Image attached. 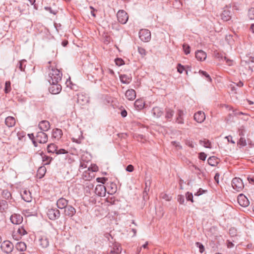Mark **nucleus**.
<instances>
[{"label":"nucleus","mask_w":254,"mask_h":254,"mask_svg":"<svg viewBox=\"0 0 254 254\" xmlns=\"http://www.w3.org/2000/svg\"><path fill=\"white\" fill-rule=\"evenodd\" d=\"M58 147L54 143L50 144L47 147V150L49 153H56Z\"/></svg>","instance_id":"nucleus-30"},{"label":"nucleus","mask_w":254,"mask_h":254,"mask_svg":"<svg viewBox=\"0 0 254 254\" xmlns=\"http://www.w3.org/2000/svg\"><path fill=\"white\" fill-rule=\"evenodd\" d=\"M115 62L116 65H117L118 66H121L124 64V61L122 59H120V58H117V59H115Z\"/></svg>","instance_id":"nucleus-46"},{"label":"nucleus","mask_w":254,"mask_h":254,"mask_svg":"<svg viewBox=\"0 0 254 254\" xmlns=\"http://www.w3.org/2000/svg\"><path fill=\"white\" fill-rule=\"evenodd\" d=\"M55 153L58 155L64 154L67 153V151L64 149H60L59 150L57 149Z\"/></svg>","instance_id":"nucleus-49"},{"label":"nucleus","mask_w":254,"mask_h":254,"mask_svg":"<svg viewBox=\"0 0 254 254\" xmlns=\"http://www.w3.org/2000/svg\"><path fill=\"white\" fill-rule=\"evenodd\" d=\"M17 232L20 235V236L27 234L26 231L23 227H19L17 229Z\"/></svg>","instance_id":"nucleus-39"},{"label":"nucleus","mask_w":254,"mask_h":254,"mask_svg":"<svg viewBox=\"0 0 254 254\" xmlns=\"http://www.w3.org/2000/svg\"><path fill=\"white\" fill-rule=\"evenodd\" d=\"M15 119L13 117H7L5 120V124L8 127H14L15 125Z\"/></svg>","instance_id":"nucleus-19"},{"label":"nucleus","mask_w":254,"mask_h":254,"mask_svg":"<svg viewBox=\"0 0 254 254\" xmlns=\"http://www.w3.org/2000/svg\"><path fill=\"white\" fill-rule=\"evenodd\" d=\"M178 201L180 202V204H184L185 202L184 196L182 195H179L178 196Z\"/></svg>","instance_id":"nucleus-52"},{"label":"nucleus","mask_w":254,"mask_h":254,"mask_svg":"<svg viewBox=\"0 0 254 254\" xmlns=\"http://www.w3.org/2000/svg\"><path fill=\"white\" fill-rule=\"evenodd\" d=\"M163 113L162 109L158 107H155L152 109V113L156 118L161 117Z\"/></svg>","instance_id":"nucleus-24"},{"label":"nucleus","mask_w":254,"mask_h":254,"mask_svg":"<svg viewBox=\"0 0 254 254\" xmlns=\"http://www.w3.org/2000/svg\"><path fill=\"white\" fill-rule=\"evenodd\" d=\"M199 73H201L202 75L204 76L208 81L210 82L211 81V78L210 76L206 71L200 70H199Z\"/></svg>","instance_id":"nucleus-42"},{"label":"nucleus","mask_w":254,"mask_h":254,"mask_svg":"<svg viewBox=\"0 0 254 254\" xmlns=\"http://www.w3.org/2000/svg\"><path fill=\"white\" fill-rule=\"evenodd\" d=\"M160 196L162 198L167 200V201H170L172 197L169 196V195L162 193L160 195Z\"/></svg>","instance_id":"nucleus-45"},{"label":"nucleus","mask_w":254,"mask_h":254,"mask_svg":"<svg viewBox=\"0 0 254 254\" xmlns=\"http://www.w3.org/2000/svg\"><path fill=\"white\" fill-rule=\"evenodd\" d=\"M15 248L18 251L23 252L26 250V245L25 243L20 242L16 244Z\"/></svg>","instance_id":"nucleus-28"},{"label":"nucleus","mask_w":254,"mask_h":254,"mask_svg":"<svg viewBox=\"0 0 254 254\" xmlns=\"http://www.w3.org/2000/svg\"><path fill=\"white\" fill-rule=\"evenodd\" d=\"M50 127V123L47 121H42L39 124V128L43 132L48 130Z\"/></svg>","instance_id":"nucleus-14"},{"label":"nucleus","mask_w":254,"mask_h":254,"mask_svg":"<svg viewBox=\"0 0 254 254\" xmlns=\"http://www.w3.org/2000/svg\"><path fill=\"white\" fill-rule=\"evenodd\" d=\"M117 16L119 22L122 24L126 23L128 18L127 13L123 10H119Z\"/></svg>","instance_id":"nucleus-7"},{"label":"nucleus","mask_w":254,"mask_h":254,"mask_svg":"<svg viewBox=\"0 0 254 254\" xmlns=\"http://www.w3.org/2000/svg\"><path fill=\"white\" fill-rule=\"evenodd\" d=\"M87 170L91 172H96L98 170V167L95 164L91 165L90 167L88 168Z\"/></svg>","instance_id":"nucleus-40"},{"label":"nucleus","mask_w":254,"mask_h":254,"mask_svg":"<svg viewBox=\"0 0 254 254\" xmlns=\"http://www.w3.org/2000/svg\"><path fill=\"white\" fill-rule=\"evenodd\" d=\"M50 86L49 87V92L53 94H57L62 90V86L59 82L49 83Z\"/></svg>","instance_id":"nucleus-4"},{"label":"nucleus","mask_w":254,"mask_h":254,"mask_svg":"<svg viewBox=\"0 0 254 254\" xmlns=\"http://www.w3.org/2000/svg\"><path fill=\"white\" fill-rule=\"evenodd\" d=\"M120 77L121 82L124 84H128L131 80V78L130 77L125 74L121 75Z\"/></svg>","instance_id":"nucleus-29"},{"label":"nucleus","mask_w":254,"mask_h":254,"mask_svg":"<svg viewBox=\"0 0 254 254\" xmlns=\"http://www.w3.org/2000/svg\"><path fill=\"white\" fill-rule=\"evenodd\" d=\"M207 162L212 166H214L217 163V159L214 156L210 157L208 159Z\"/></svg>","instance_id":"nucleus-31"},{"label":"nucleus","mask_w":254,"mask_h":254,"mask_svg":"<svg viewBox=\"0 0 254 254\" xmlns=\"http://www.w3.org/2000/svg\"><path fill=\"white\" fill-rule=\"evenodd\" d=\"M195 244H196V246L199 248V252L201 253H202L203 252V251H204V246H203V245L199 242H196L195 243Z\"/></svg>","instance_id":"nucleus-48"},{"label":"nucleus","mask_w":254,"mask_h":254,"mask_svg":"<svg viewBox=\"0 0 254 254\" xmlns=\"http://www.w3.org/2000/svg\"><path fill=\"white\" fill-rule=\"evenodd\" d=\"M21 196L22 199L26 202H30L32 197L29 190H24L21 191Z\"/></svg>","instance_id":"nucleus-13"},{"label":"nucleus","mask_w":254,"mask_h":254,"mask_svg":"<svg viewBox=\"0 0 254 254\" xmlns=\"http://www.w3.org/2000/svg\"><path fill=\"white\" fill-rule=\"evenodd\" d=\"M238 132H239V135L241 137H244L245 136V134L246 133V130L243 127H242L239 129Z\"/></svg>","instance_id":"nucleus-47"},{"label":"nucleus","mask_w":254,"mask_h":254,"mask_svg":"<svg viewBox=\"0 0 254 254\" xmlns=\"http://www.w3.org/2000/svg\"><path fill=\"white\" fill-rule=\"evenodd\" d=\"M62 77V73L60 70L52 67L49 69L48 73V80L49 83L59 82L61 80Z\"/></svg>","instance_id":"nucleus-1"},{"label":"nucleus","mask_w":254,"mask_h":254,"mask_svg":"<svg viewBox=\"0 0 254 254\" xmlns=\"http://www.w3.org/2000/svg\"><path fill=\"white\" fill-rule=\"evenodd\" d=\"M138 51L140 54L141 55H145V50L144 49L141 48V47H138Z\"/></svg>","instance_id":"nucleus-58"},{"label":"nucleus","mask_w":254,"mask_h":254,"mask_svg":"<svg viewBox=\"0 0 254 254\" xmlns=\"http://www.w3.org/2000/svg\"><path fill=\"white\" fill-rule=\"evenodd\" d=\"M237 200L239 204L243 207H247L249 205V199L242 193L238 195Z\"/></svg>","instance_id":"nucleus-9"},{"label":"nucleus","mask_w":254,"mask_h":254,"mask_svg":"<svg viewBox=\"0 0 254 254\" xmlns=\"http://www.w3.org/2000/svg\"><path fill=\"white\" fill-rule=\"evenodd\" d=\"M252 176V177H251L250 176L248 177V180L250 183L254 185V176Z\"/></svg>","instance_id":"nucleus-62"},{"label":"nucleus","mask_w":254,"mask_h":254,"mask_svg":"<svg viewBox=\"0 0 254 254\" xmlns=\"http://www.w3.org/2000/svg\"><path fill=\"white\" fill-rule=\"evenodd\" d=\"M205 190H202L201 189H199V190L195 193H194L195 196H199L201 195L203 193H204Z\"/></svg>","instance_id":"nucleus-57"},{"label":"nucleus","mask_w":254,"mask_h":254,"mask_svg":"<svg viewBox=\"0 0 254 254\" xmlns=\"http://www.w3.org/2000/svg\"><path fill=\"white\" fill-rule=\"evenodd\" d=\"M230 12L228 10H224L221 14L222 19L225 21H227L231 18Z\"/></svg>","instance_id":"nucleus-27"},{"label":"nucleus","mask_w":254,"mask_h":254,"mask_svg":"<svg viewBox=\"0 0 254 254\" xmlns=\"http://www.w3.org/2000/svg\"><path fill=\"white\" fill-rule=\"evenodd\" d=\"M193 117L194 120L198 123H202L205 119V114L202 111H198L194 114Z\"/></svg>","instance_id":"nucleus-12"},{"label":"nucleus","mask_w":254,"mask_h":254,"mask_svg":"<svg viewBox=\"0 0 254 254\" xmlns=\"http://www.w3.org/2000/svg\"><path fill=\"white\" fill-rule=\"evenodd\" d=\"M232 186L237 191H240L244 187L242 180L238 177H236L232 180Z\"/></svg>","instance_id":"nucleus-2"},{"label":"nucleus","mask_w":254,"mask_h":254,"mask_svg":"<svg viewBox=\"0 0 254 254\" xmlns=\"http://www.w3.org/2000/svg\"><path fill=\"white\" fill-rule=\"evenodd\" d=\"M228 142H230L233 144H235V142L232 139V136L231 135H228L225 137Z\"/></svg>","instance_id":"nucleus-60"},{"label":"nucleus","mask_w":254,"mask_h":254,"mask_svg":"<svg viewBox=\"0 0 254 254\" xmlns=\"http://www.w3.org/2000/svg\"><path fill=\"white\" fill-rule=\"evenodd\" d=\"M63 132L61 129L55 128L53 129L52 136L57 140H59L61 138Z\"/></svg>","instance_id":"nucleus-20"},{"label":"nucleus","mask_w":254,"mask_h":254,"mask_svg":"<svg viewBox=\"0 0 254 254\" xmlns=\"http://www.w3.org/2000/svg\"><path fill=\"white\" fill-rule=\"evenodd\" d=\"M106 192V187L102 185H98L95 189V193L100 196L105 195Z\"/></svg>","instance_id":"nucleus-10"},{"label":"nucleus","mask_w":254,"mask_h":254,"mask_svg":"<svg viewBox=\"0 0 254 254\" xmlns=\"http://www.w3.org/2000/svg\"><path fill=\"white\" fill-rule=\"evenodd\" d=\"M122 248L119 243H115L113 246V250L111 251V254H119L121 253Z\"/></svg>","instance_id":"nucleus-21"},{"label":"nucleus","mask_w":254,"mask_h":254,"mask_svg":"<svg viewBox=\"0 0 254 254\" xmlns=\"http://www.w3.org/2000/svg\"><path fill=\"white\" fill-rule=\"evenodd\" d=\"M176 122L178 124H184V119H183L182 117L177 116Z\"/></svg>","instance_id":"nucleus-54"},{"label":"nucleus","mask_w":254,"mask_h":254,"mask_svg":"<svg viewBox=\"0 0 254 254\" xmlns=\"http://www.w3.org/2000/svg\"><path fill=\"white\" fill-rule=\"evenodd\" d=\"M206 158V155L204 152H201L199 154V158L201 160H205Z\"/></svg>","instance_id":"nucleus-55"},{"label":"nucleus","mask_w":254,"mask_h":254,"mask_svg":"<svg viewBox=\"0 0 254 254\" xmlns=\"http://www.w3.org/2000/svg\"><path fill=\"white\" fill-rule=\"evenodd\" d=\"M184 69H185V68H184V66L183 65H182L180 64H178L177 70H178V71L179 73H182Z\"/></svg>","instance_id":"nucleus-50"},{"label":"nucleus","mask_w":254,"mask_h":254,"mask_svg":"<svg viewBox=\"0 0 254 254\" xmlns=\"http://www.w3.org/2000/svg\"><path fill=\"white\" fill-rule=\"evenodd\" d=\"M47 215L50 219L54 220L60 216V212L56 208L49 209L47 212Z\"/></svg>","instance_id":"nucleus-5"},{"label":"nucleus","mask_w":254,"mask_h":254,"mask_svg":"<svg viewBox=\"0 0 254 254\" xmlns=\"http://www.w3.org/2000/svg\"><path fill=\"white\" fill-rule=\"evenodd\" d=\"M200 143L206 148H211V142L208 140H200Z\"/></svg>","instance_id":"nucleus-33"},{"label":"nucleus","mask_w":254,"mask_h":254,"mask_svg":"<svg viewBox=\"0 0 254 254\" xmlns=\"http://www.w3.org/2000/svg\"><path fill=\"white\" fill-rule=\"evenodd\" d=\"M133 169H134V167H133V166L132 165H128V166L127 167V168H126V171H127V172H132V171H133Z\"/></svg>","instance_id":"nucleus-59"},{"label":"nucleus","mask_w":254,"mask_h":254,"mask_svg":"<svg viewBox=\"0 0 254 254\" xmlns=\"http://www.w3.org/2000/svg\"><path fill=\"white\" fill-rule=\"evenodd\" d=\"M68 201L62 197L59 199L57 202V207L60 209L65 208L67 206Z\"/></svg>","instance_id":"nucleus-16"},{"label":"nucleus","mask_w":254,"mask_h":254,"mask_svg":"<svg viewBox=\"0 0 254 254\" xmlns=\"http://www.w3.org/2000/svg\"><path fill=\"white\" fill-rule=\"evenodd\" d=\"M206 53L202 50H198L195 52V57L198 61H204L206 59Z\"/></svg>","instance_id":"nucleus-17"},{"label":"nucleus","mask_w":254,"mask_h":254,"mask_svg":"<svg viewBox=\"0 0 254 254\" xmlns=\"http://www.w3.org/2000/svg\"><path fill=\"white\" fill-rule=\"evenodd\" d=\"M238 145L241 146H245L247 145L246 140L245 137H241L239 141L238 142Z\"/></svg>","instance_id":"nucleus-38"},{"label":"nucleus","mask_w":254,"mask_h":254,"mask_svg":"<svg viewBox=\"0 0 254 254\" xmlns=\"http://www.w3.org/2000/svg\"><path fill=\"white\" fill-rule=\"evenodd\" d=\"M139 37L143 42H148L151 39V33L147 29H141L139 32Z\"/></svg>","instance_id":"nucleus-3"},{"label":"nucleus","mask_w":254,"mask_h":254,"mask_svg":"<svg viewBox=\"0 0 254 254\" xmlns=\"http://www.w3.org/2000/svg\"><path fill=\"white\" fill-rule=\"evenodd\" d=\"M44 161H47V163H50V162L52 161V158L49 156H45L43 157Z\"/></svg>","instance_id":"nucleus-61"},{"label":"nucleus","mask_w":254,"mask_h":254,"mask_svg":"<svg viewBox=\"0 0 254 254\" xmlns=\"http://www.w3.org/2000/svg\"><path fill=\"white\" fill-rule=\"evenodd\" d=\"M8 208V204L6 200H0V212H5Z\"/></svg>","instance_id":"nucleus-26"},{"label":"nucleus","mask_w":254,"mask_h":254,"mask_svg":"<svg viewBox=\"0 0 254 254\" xmlns=\"http://www.w3.org/2000/svg\"><path fill=\"white\" fill-rule=\"evenodd\" d=\"M10 221L14 224H19L23 221V217L20 214H14L11 216Z\"/></svg>","instance_id":"nucleus-11"},{"label":"nucleus","mask_w":254,"mask_h":254,"mask_svg":"<svg viewBox=\"0 0 254 254\" xmlns=\"http://www.w3.org/2000/svg\"><path fill=\"white\" fill-rule=\"evenodd\" d=\"M10 82L7 81L5 83L4 92L5 93H9L11 90Z\"/></svg>","instance_id":"nucleus-34"},{"label":"nucleus","mask_w":254,"mask_h":254,"mask_svg":"<svg viewBox=\"0 0 254 254\" xmlns=\"http://www.w3.org/2000/svg\"><path fill=\"white\" fill-rule=\"evenodd\" d=\"M64 209V213L65 215L69 217L73 216L76 213L75 209L72 206H67Z\"/></svg>","instance_id":"nucleus-15"},{"label":"nucleus","mask_w":254,"mask_h":254,"mask_svg":"<svg viewBox=\"0 0 254 254\" xmlns=\"http://www.w3.org/2000/svg\"><path fill=\"white\" fill-rule=\"evenodd\" d=\"M151 185L150 178L149 177H146L145 178V186L150 187Z\"/></svg>","instance_id":"nucleus-53"},{"label":"nucleus","mask_w":254,"mask_h":254,"mask_svg":"<svg viewBox=\"0 0 254 254\" xmlns=\"http://www.w3.org/2000/svg\"><path fill=\"white\" fill-rule=\"evenodd\" d=\"M134 105L137 110H140L143 108L145 104L142 100L137 99L135 101Z\"/></svg>","instance_id":"nucleus-23"},{"label":"nucleus","mask_w":254,"mask_h":254,"mask_svg":"<svg viewBox=\"0 0 254 254\" xmlns=\"http://www.w3.org/2000/svg\"><path fill=\"white\" fill-rule=\"evenodd\" d=\"M26 61L25 60H22L20 61L18 63L17 67L19 68V69L21 71H24V68L25 67V65L23 66V65L24 63H25Z\"/></svg>","instance_id":"nucleus-36"},{"label":"nucleus","mask_w":254,"mask_h":254,"mask_svg":"<svg viewBox=\"0 0 254 254\" xmlns=\"http://www.w3.org/2000/svg\"><path fill=\"white\" fill-rule=\"evenodd\" d=\"M46 168L44 166L40 167L38 170V175H45Z\"/></svg>","instance_id":"nucleus-41"},{"label":"nucleus","mask_w":254,"mask_h":254,"mask_svg":"<svg viewBox=\"0 0 254 254\" xmlns=\"http://www.w3.org/2000/svg\"><path fill=\"white\" fill-rule=\"evenodd\" d=\"M125 96L128 100H133L136 97V92L133 89H128L126 91Z\"/></svg>","instance_id":"nucleus-18"},{"label":"nucleus","mask_w":254,"mask_h":254,"mask_svg":"<svg viewBox=\"0 0 254 254\" xmlns=\"http://www.w3.org/2000/svg\"><path fill=\"white\" fill-rule=\"evenodd\" d=\"M183 48L185 54L188 55L190 53V47L188 44L184 43L183 45Z\"/></svg>","instance_id":"nucleus-35"},{"label":"nucleus","mask_w":254,"mask_h":254,"mask_svg":"<svg viewBox=\"0 0 254 254\" xmlns=\"http://www.w3.org/2000/svg\"><path fill=\"white\" fill-rule=\"evenodd\" d=\"M45 9L47 10V11H49L50 13L53 14H56L57 13V11H55V10H52V9L51 8V7H45Z\"/></svg>","instance_id":"nucleus-56"},{"label":"nucleus","mask_w":254,"mask_h":254,"mask_svg":"<svg viewBox=\"0 0 254 254\" xmlns=\"http://www.w3.org/2000/svg\"><path fill=\"white\" fill-rule=\"evenodd\" d=\"M96 180L99 183H101L103 184H104L106 181H107V179L104 177L103 178H97Z\"/></svg>","instance_id":"nucleus-51"},{"label":"nucleus","mask_w":254,"mask_h":254,"mask_svg":"<svg viewBox=\"0 0 254 254\" xmlns=\"http://www.w3.org/2000/svg\"><path fill=\"white\" fill-rule=\"evenodd\" d=\"M224 59L226 61V63L228 64V65H230L231 64L232 61L228 59L226 57H224Z\"/></svg>","instance_id":"nucleus-63"},{"label":"nucleus","mask_w":254,"mask_h":254,"mask_svg":"<svg viewBox=\"0 0 254 254\" xmlns=\"http://www.w3.org/2000/svg\"><path fill=\"white\" fill-rule=\"evenodd\" d=\"M186 197L187 200H190L192 202H193V195L192 193L187 192L186 194Z\"/></svg>","instance_id":"nucleus-43"},{"label":"nucleus","mask_w":254,"mask_h":254,"mask_svg":"<svg viewBox=\"0 0 254 254\" xmlns=\"http://www.w3.org/2000/svg\"><path fill=\"white\" fill-rule=\"evenodd\" d=\"M108 183L107 184V187H110L111 189V193H115L116 191L117 190V187L115 183H111L110 184V186H108Z\"/></svg>","instance_id":"nucleus-37"},{"label":"nucleus","mask_w":254,"mask_h":254,"mask_svg":"<svg viewBox=\"0 0 254 254\" xmlns=\"http://www.w3.org/2000/svg\"><path fill=\"white\" fill-rule=\"evenodd\" d=\"M1 195L4 198L6 199H9L11 197V194L10 192L7 190H5L2 191Z\"/></svg>","instance_id":"nucleus-32"},{"label":"nucleus","mask_w":254,"mask_h":254,"mask_svg":"<svg viewBox=\"0 0 254 254\" xmlns=\"http://www.w3.org/2000/svg\"><path fill=\"white\" fill-rule=\"evenodd\" d=\"M121 115L123 117H126L127 116V112L124 110L121 112Z\"/></svg>","instance_id":"nucleus-64"},{"label":"nucleus","mask_w":254,"mask_h":254,"mask_svg":"<svg viewBox=\"0 0 254 254\" xmlns=\"http://www.w3.org/2000/svg\"><path fill=\"white\" fill-rule=\"evenodd\" d=\"M174 115V111L169 108L166 109L165 118L168 121H171Z\"/></svg>","instance_id":"nucleus-25"},{"label":"nucleus","mask_w":254,"mask_h":254,"mask_svg":"<svg viewBox=\"0 0 254 254\" xmlns=\"http://www.w3.org/2000/svg\"><path fill=\"white\" fill-rule=\"evenodd\" d=\"M39 244L43 248H47L49 245V240L46 236H43L39 239Z\"/></svg>","instance_id":"nucleus-22"},{"label":"nucleus","mask_w":254,"mask_h":254,"mask_svg":"<svg viewBox=\"0 0 254 254\" xmlns=\"http://www.w3.org/2000/svg\"><path fill=\"white\" fill-rule=\"evenodd\" d=\"M1 248L4 253L9 254L13 249V245L10 241H6L2 243Z\"/></svg>","instance_id":"nucleus-6"},{"label":"nucleus","mask_w":254,"mask_h":254,"mask_svg":"<svg viewBox=\"0 0 254 254\" xmlns=\"http://www.w3.org/2000/svg\"><path fill=\"white\" fill-rule=\"evenodd\" d=\"M35 139L40 143H45L48 141V135L43 131H39L37 133Z\"/></svg>","instance_id":"nucleus-8"},{"label":"nucleus","mask_w":254,"mask_h":254,"mask_svg":"<svg viewBox=\"0 0 254 254\" xmlns=\"http://www.w3.org/2000/svg\"><path fill=\"white\" fill-rule=\"evenodd\" d=\"M248 16L251 19H254V8H251L249 9Z\"/></svg>","instance_id":"nucleus-44"}]
</instances>
